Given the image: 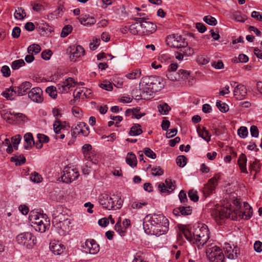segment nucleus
Returning <instances> with one entry per match:
<instances>
[{
  "label": "nucleus",
  "instance_id": "32",
  "mask_svg": "<svg viewBox=\"0 0 262 262\" xmlns=\"http://www.w3.org/2000/svg\"><path fill=\"white\" fill-rule=\"evenodd\" d=\"M126 163L132 167H135L137 165V160L136 155L131 152L128 153L126 159Z\"/></svg>",
  "mask_w": 262,
  "mask_h": 262
},
{
  "label": "nucleus",
  "instance_id": "41",
  "mask_svg": "<svg viewBox=\"0 0 262 262\" xmlns=\"http://www.w3.org/2000/svg\"><path fill=\"white\" fill-rule=\"evenodd\" d=\"M41 51V47L37 44H32L28 48V52L29 54H37Z\"/></svg>",
  "mask_w": 262,
  "mask_h": 262
},
{
  "label": "nucleus",
  "instance_id": "50",
  "mask_svg": "<svg viewBox=\"0 0 262 262\" xmlns=\"http://www.w3.org/2000/svg\"><path fill=\"white\" fill-rule=\"evenodd\" d=\"M81 133H82V126L81 122H79L75 127H72V135L76 137Z\"/></svg>",
  "mask_w": 262,
  "mask_h": 262
},
{
  "label": "nucleus",
  "instance_id": "38",
  "mask_svg": "<svg viewBox=\"0 0 262 262\" xmlns=\"http://www.w3.org/2000/svg\"><path fill=\"white\" fill-rule=\"evenodd\" d=\"M141 75V71L140 69L133 70L132 72L125 75V77L129 79H135L139 78Z\"/></svg>",
  "mask_w": 262,
  "mask_h": 262
},
{
  "label": "nucleus",
  "instance_id": "12",
  "mask_svg": "<svg viewBox=\"0 0 262 262\" xmlns=\"http://www.w3.org/2000/svg\"><path fill=\"white\" fill-rule=\"evenodd\" d=\"M224 250L226 257L230 259H236L239 254L238 247L230 243H225Z\"/></svg>",
  "mask_w": 262,
  "mask_h": 262
},
{
  "label": "nucleus",
  "instance_id": "36",
  "mask_svg": "<svg viewBox=\"0 0 262 262\" xmlns=\"http://www.w3.org/2000/svg\"><path fill=\"white\" fill-rule=\"evenodd\" d=\"M96 22L94 17L90 15H85L83 17V26H89L94 25Z\"/></svg>",
  "mask_w": 262,
  "mask_h": 262
},
{
  "label": "nucleus",
  "instance_id": "6",
  "mask_svg": "<svg viewBox=\"0 0 262 262\" xmlns=\"http://www.w3.org/2000/svg\"><path fill=\"white\" fill-rule=\"evenodd\" d=\"M206 255L210 262H225L222 250L218 246L211 244L207 246Z\"/></svg>",
  "mask_w": 262,
  "mask_h": 262
},
{
  "label": "nucleus",
  "instance_id": "45",
  "mask_svg": "<svg viewBox=\"0 0 262 262\" xmlns=\"http://www.w3.org/2000/svg\"><path fill=\"white\" fill-rule=\"evenodd\" d=\"M187 158L183 155L179 156L176 159V162L180 167H184L187 163Z\"/></svg>",
  "mask_w": 262,
  "mask_h": 262
},
{
  "label": "nucleus",
  "instance_id": "39",
  "mask_svg": "<svg viewBox=\"0 0 262 262\" xmlns=\"http://www.w3.org/2000/svg\"><path fill=\"white\" fill-rule=\"evenodd\" d=\"M82 49L81 46H78L76 47L75 51L72 52L71 55L70 56V58L71 61H76L78 60V59L80 58L81 57V52L79 51L78 48Z\"/></svg>",
  "mask_w": 262,
  "mask_h": 262
},
{
  "label": "nucleus",
  "instance_id": "20",
  "mask_svg": "<svg viewBox=\"0 0 262 262\" xmlns=\"http://www.w3.org/2000/svg\"><path fill=\"white\" fill-rule=\"evenodd\" d=\"M40 216V219L37 224L33 225V228L36 231L43 233L46 231L47 227L49 225L50 221L47 217V216L42 215H39Z\"/></svg>",
  "mask_w": 262,
  "mask_h": 262
},
{
  "label": "nucleus",
  "instance_id": "1",
  "mask_svg": "<svg viewBox=\"0 0 262 262\" xmlns=\"http://www.w3.org/2000/svg\"><path fill=\"white\" fill-rule=\"evenodd\" d=\"M168 220L161 214L147 215L143 221L145 232L148 234L159 236L165 234L168 230Z\"/></svg>",
  "mask_w": 262,
  "mask_h": 262
},
{
  "label": "nucleus",
  "instance_id": "56",
  "mask_svg": "<svg viewBox=\"0 0 262 262\" xmlns=\"http://www.w3.org/2000/svg\"><path fill=\"white\" fill-rule=\"evenodd\" d=\"M63 12V6H59L55 11L50 14L52 18H55L59 17L62 15Z\"/></svg>",
  "mask_w": 262,
  "mask_h": 262
},
{
  "label": "nucleus",
  "instance_id": "55",
  "mask_svg": "<svg viewBox=\"0 0 262 262\" xmlns=\"http://www.w3.org/2000/svg\"><path fill=\"white\" fill-rule=\"evenodd\" d=\"M238 136L242 138H246L248 134V131L246 127L241 126L237 130Z\"/></svg>",
  "mask_w": 262,
  "mask_h": 262
},
{
  "label": "nucleus",
  "instance_id": "26",
  "mask_svg": "<svg viewBox=\"0 0 262 262\" xmlns=\"http://www.w3.org/2000/svg\"><path fill=\"white\" fill-rule=\"evenodd\" d=\"M24 137L26 142V144L24 145L25 148L26 149L31 148L32 145L35 144L32 134L30 133H28L24 135Z\"/></svg>",
  "mask_w": 262,
  "mask_h": 262
},
{
  "label": "nucleus",
  "instance_id": "13",
  "mask_svg": "<svg viewBox=\"0 0 262 262\" xmlns=\"http://www.w3.org/2000/svg\"><path fill=\"white\" fill-rule=\"evenodd\" d=\"M234 208L233 202L232 204H227L226 206L222 207L218 212V216L220 219L229 218L232 220V216L234 213Z\"/></svg>",
  "mask_w": 262,
  "mask_h": 262
},
{
  "label": "nucleus",
  "instance_id": "37",
  "mask_svg": "<svg viewBox=\"0 0 262 262\" xmlns=\"http://www.w3.org/2000/svg\"><path fill=\"white\" fill-rule=\"evenodd\" d=\"M158 111L162 115H167L171 110L170 107L166 103H162L158 106Z\"/></svg>",
  "mask_w": 262,
  "mask_h": 262
},
{
  "label": "nucleus",
  "instance_id": "21",
  "mask_svg": "<svg viewBox=\"0 0 262 262\" xmlns=\"http://www.w3.org/2000/svg\"><path fill=\"white\" fill-rule=\"evenodd\" d=\"M142 35H149L156 31L157 26L154 23L146 21V20H142Z\"/></svg>",
  "mask_w": 262,
  "mask_h": 262
},
{
  "label": "nucleus",
  "instance_id": "46",
  "mask_svg": "<svg viewBox=\"0 0 262 262\" xmlns=\"http://www.w3.org/2000/svg\"><path fill=\"white\" fill-rule=\"evenodd\" d=\"M166 76L168 79L171 81H180V76L178 75V73L175 72H167L166 74Z\"/></svg>",
  "mask_w": 262,
  "mask_h": 262
},
{
  "label": "nucleus",
  "instance_id": "33",
  "mask_svg": "<svg viewBox=\"0 0 262 262\" xmlns=\"http://www.w3.org/2000/svg\"><path fill=\"white\" fill-rule=\"evenodd\" d=\"M143 131L141 126L139 124H134L130 128L129 134L132 136H136L141 135Z\"/></svg>",
  "mask_w": 262,
  "mask_h": 262
},
{
  "label": "nucleus",
  "instance_id": "60",
  "mask_svg": "<svg viewBox=\"0 0 262 262\" xmlns=\"http://www.w3.org/2000/svg\"><path fill=\"white\" fill-rule=\"evenodd\" d=\"M144 154L148 157L155 159L156 158V154L150 148H145L144 149Z\"/></svg>",
  "mask_w": 262,
  "mask_h": 262
},
{
  "label": "nucleus",
  "instance_id": "11",
  "mask_svg": "<svg viewBox=\"0 0 262 262\" xmlns=\"http://www.w3.org/2000/svg\"><path fill=\"white\" fill-rule=\"evenodd\" d=\"M55 230L61 236H65L69 234L72 228V221L53 224Z\"/></svg>",
  "mask_w": 262,
  "mask_h": 262
},
{
  "label": "nucleus",
  "instance_id": "27",
  "mask_svg": "<svg viewBox=\"0 0 262 262\" xmlns=\"http://www.w3.org/2000/svg\"><path fill=\"white\" fill-rule=\"evenodd\" d=\"M247 161V159L246 155L244 154H242L238 158V164L241 171L244 173L248 172L246 168Z\"/></svg>",
  "mask_w": 262,
  "mask_h": 262
},
{
  "label": "nucleus",
  "instance_id": "4",
  "mask_svg": "<svg viewBox=\"0 0 262 262\" xmlns=\"http://www.w3.org/2000/svg\"><path fill=\"white\" fill-rule=\"evenodd\" d=\"M234 213L232 216V220H239L241 219L249 220L253 215L252 207L247 202H244L243 206L241 205L239 199H236L233 201Z\"/></svg>",
  "mask_w": 262,
  "mask_h": 262
},
{
  "label": "nucleus",
  "instance_id": "42",
  "mask_svg": "<svg viewBox=\"0 0 262 262\" xmlns=\"http://www.w3.org/2000/svg\"><path fill=\"white\" fill-rule=\"evenodd\" d=\"M147 205V203L145 201L139 202L135 201L132 202L131 204V208L133 209H141L143 206Z\"/></svg>",
  "mask_w": 262,
  "mask_h": 262
},
{
  "label": "nucleus",
  "instance_id": "22",
  "mask_svg": "<svg viewBox=\"0 0 262 262\" xmlns=\"http://www.w3.org/2000/svg\"><path fill=\"white\" fill-rule=\"evenodd\" d=\"M247 94V90L245 85L242 84L236 85L233 91V94L236 99H244Z\"/></svg>",
  "mask_w": 262,
  "mask_h": 262
},
{
  "label": "nucleus",
  "instance_id": "18",
  "mask_svg": "<svg viewBox=\"0 0 262 262\" xmlns=\"http://www.w3.org/2000/svg\"><path fill=\"white\" fill-rule=\"evenodd\" d=\"M218 183V180L215 177L210 179L207 183L204 185L203 192L206 196L213 192Z\"/></svg>",
  "mask_w": 262,
  "mask_h": 262
},
{
  "label": "nucleus",
  "instance_id": "51",
  "mask_svg": "<svg viewBox=\"0 0 262 262\" xmlns=\"http://www.w3.org/2000/svg\"><path fill=\"white\" fill-rule=\"evenodd\" d=\"M115 230L120 236H123L125 235V229L122 228L120 221L117 222L115 226Z\"/></svg>",
  "mask_w": 262,
  "mask_h": 262
},
{
  "label": "nucleus",
  "instance_id": "57",
  "mask_svg": "<svg viewBox=\"0 0 262 262\" xmlns=\"http://www.w3.org/2000/svg\"><path fill=\"white\" fill-rule=\"evenodd\" d=\"M152 174L154 176H160L164 173L163 170L160 166H156L151 169Z\"/></svg>",
  "mask_w": 262,
  "mask_h": 262
},
{
  "label": "nucleus",
  "instance_id": "35",
  "mask_svg": "<svg viewBox=\"0 0 262 262\" xmlns=\"http://www.w3.org/2000/svg\"><path fill=\"white\" fill-rule=\"evenodd\" d=\"M92 147L90 144H85L83 145V154L85 158L91 161L92 160L91 155L93 154L92 151Z\"/></svg>",
  "mask_w": 262,
  "mask_h": 262
},
{
  "label": "nucleus",
  "instance_id": "52",
  "mask_svg": "<svg viewBox=\"0 0 262 262\" xmlns=\"http://www.w3.org/2000/svg\"><path fill=\"white\" fill-rule=\"evenodd\" d=\"M232 18L239 22H244L246 20L245 17H244L239 11H236L233 13Z\"/></svg>",
  "mask_w": 262,
  "mask_h": 262
},
{
  "label": "nucleus",
  "instance_id": "48",
  "mask_svg": "<svg viewBox=\"0 0 262 262\" xmlns=\"http://www.w3.org/2000/svg\"><path fill=\"white\" fill-rule=\"evenodd\" d=\"M30 179L34 183H40L42 181V178L40 174L35 171L31 173Z\"/></svg>",
  "mask_w": 262,
  "mask_h": 262
},
{
  "label": "nucleus",
  "instance_id": "40",
  "mask_svg": "<svg viewBox=\"0 0 262 262\" xmlns=\"http://www.w3.org/2000/svg\"><path fill=\"white\" fill-rule=\"evenodd\" d=\"M57 87L50 86L46 88V92L52 98L56 99L57 96Z\"/></svg>",
  "mask_w": 262,
  "mask_h": 262
},
{
  "label": "nucleus",
  "instance_id": "29",
  "mask_svg": "<svg viewBox=\"0 0 262 262\" xmlns=\"http://www.w3.org/2000/svg\"><path fill=\"white\" fill-rule=\"evenodd\" d=\"M39 215L42 214L36 211H32L30 212L29 216V220L32 227L33 225H35V224H37V222L39 221L40 216Z\"/></svg>",
  "mask_w": 262,
  "mask_h": 262
},
{
  "label": "nucleus",
  "instance_id": "9",
  "mask_svg": "<svg viewBox=\"0 0 262 262\" xmlns=\"http://www.w3.org/2000/svg\"><path fill=\"white\" fill-rule=\"evenodd\" d=\"M168 46L175 48H184L187 46V42L180 35L173 34L168 35L166 39Z\"/></svg>",
  "mask_w": 262,
  "mask_h": 262
},
{
  "label": "nucleus",
  "instance_id": "53",
  "mask_svg": "<svg viewBox=\"0 0 262 262\" xmlns=\"http://www.w3.org/2000/svg\"><path fill=\"white\" fill-rule=\"evenodd\" d=\"M81 93L82 89L80 88H77L75 90V91L73 92V101L75 102L80 101Z\"/></svg>",
  "mask_w": 262,
  "mask_h": 262
},
{
  "label": "nucleus",
  "instance_id": "24",
  "mask_svg": "<svg viewBox=\"0 0 262 262\" xmlns=\"http://www.w3.org/2000/svg\"><path fill=\"white\" fill-rule=\"evenodd\" d=\"M32 86L31 82L25 81L20 84L19 86H14L15 93L18 96H23L27 94L28 90H30Z\"/></svg>",
  "mask_w": 262,
  "mask_h": 262
},
{
  "label": "nucleus",
  "instance_id": "47",
  "mask_svg": "<svg viewBox=\"0 0 262 262\" xmlns=\"http://www.w3.org/2000/svg\"><path fill=\"white\" fill-rule=\"evenodd\" d=\"M203 20L206 23L211 26H215L217 24L216 19L210 15L205 16Z\"/></svg>",
  "mask_w": 262,
  "mask_h": 262
},
{
  "label": "nucleus",
  "instance_id": "8",
  "mask_svg": "<svg viewBox=\"0 0 262 262\" xmlns=\"http://www.w3.org/2000/svg\"><path fill=\"white\" fill-rule=\"evenodd\" d=\"M71 221L70 219V211L62 205L57 206L53 212L52 224Z\"/></svg>",
  "mask_w": 262,
  "mask_h": 262
},
{
  "label": "nucleus",
  "instance_id": "30",
  "mask_svg": "<svg viewBox=\"0 0 262 262\" xmlns=\"http://www.w3.org/2000/svg\"><path fill=\"white\" fill-rule=\"evenodd\" d=\"M15 88L11 86L8 89H6L3 93L2 95L7 100H12L14 99L15 93Z\"/></svg>",
  "mask_w": 262,
  "mask_h": 262
},
{
  "label": "nucleus",
  "instance_id": "64",
  "mask_svg": "<svg viewBox=\"0 0 262 262\" xmlns=\"http://www.w3.org/2000/svg\"><path fill=\"white\" fill-rule=\"evenodd\" d=\"M1 71L3 74V75L5 77H8L10 75V69L7 66H3Z\"/></svg>",
  "mask_w": 262,
  "mask_h": 262
},
{
  "label": "nucleus",
  "instance_id": "17",
  "mask_svg": "<svg viewBox=\"0 0 262 262\" xmlns=\"http://www.w3.org/2000/svg\"><path fill=\"white\" fill-rule=\"evenodd\" d=\"M42 93L43 92L40 88L36 87L32 89L28 92V97L34 102L41 103L43 100Z\"/></svg>",
  "mask_w": 262,
  "mask_h": 262
},
{
  "label": "nucleus",
  "instance_id": "31",
  "mask_svg": "<svg viewBox=\"0 0 262 262\" xmlns=\"http://www.w3.org/2000/svg\"><path fill=\"white\" fill-rule=\"evenodd\" d=\"M198 133L200 137L204 140L209 142L211 140V136L209 135V132L206 129L205 127L201 128L199 127L197 129Z\"/></svg>",
  "mask_w": 262,
  "mask_h": 262
},
{
  "label": "nucleus",
  "instance_id": "34",
  "mask_svg": "<svg viewBox=\"0 0 262 262\" xmlns=\"http://www.w3.org/2000/svg\"><path fill=\"white\" fill-rule=\"evenodd\" d=\"M14 16L16 19L23 20L26 16V13L25 9L21 7H17L15 9Z\"/></svg>",
  "mask_w": 262,
  "mask_h": 262
},
{
  "label": "nucleus",
  "instance_id": "59",
  "mask_svg": "<svg viewBox=\"0 0 262 262\" xmlns=\"http://www.w3.org/2000/svg\"><path fill=\"white\" fill-rule=\"evenodd\" d=\"M188 196L191 201L194 202H197L199 200L197 192L194 190H190L189 191Z\"/></svg>",
  "mask_w": 262,
  "mask_h": 262
},
{
  "label": "nucleus",
  "instance_id": "16",
  "mask_svg": "<svg viewBox=\"0 0 262 262\" xmlns=\"http://www.w3.org/2000/svg\"><path fill=\"white\" fill-rule=\"evenodd\" d=\"M148 17H135L134 20L136 23L132 24L129 26V31L134 35H141L142 31V20H148Z\"/></svg>",
  "mask_w": 262,
  "mask_h": 262
},
{
  "label": "nucleus",
  "instance_id": "54",
  "mask_svg": "<svg viewBox=\"0 0 262 262\" xmlns=\"http://www.w3.org/2000/svg\"><path fill=\"white\" fill-rule=\"evenodd\" d=\"M11 161L12 162H15L16 165H20L26 162L25 157L23 156H19V157H12Z\"/></svg>",
  "mask_w": 262,
  "mask_h": 262
},
{
  "label": "nucleus",
  "instance_id": "3",
  "mask_svg": "<svg viewBox=\"0 0 262 262\" xmlns=\"http://www.w3.org/2000/svg\"><path fill=\"white\" fill-rule=\"evenodd\" d=\"M180 235H184L190 243L196 244L200 249L209 239V231L206 225L202 224L195 228L193 231L186 228H183Z\"/></svg>",
  "mask_w": 262,
  "mask_h": 262
},
{
  "label": "nucleus",
  "instance_id": "7",
  "mask_svg": "<svg viewBox=\"0 0 262 262\" xmlns=\"http://www.w3.org/2000/svg\"><path fill=\"white\" fill-rule=\"evenodd\" d=\"M18 244L28 249H31L36 243V237L29 232L20 233L16 237Z\"/></svg>",
  "mask_w": 262,
  "mask_h": 262
},
{
  "label": "nucleus",
  "instance_id": "25",
  "mask_svg": "<svg viewBox=\"0 0 262 262\" xmlns=\"http://www.w3.org/2000/svg\"><path fill=\"white\" fill-rule=\"evenodd\" d=\"M173 213L176 216L180 215H187L191 214L192 210L189 206L179 207L174 209Z\"/></svg>",
  "mask_w": 262,
  "mask_h": 262
},
{
  "label": "nucleus",
  "instance_id": "43",
  "mask_svg": "<svg viewBox=\"0 0 262 262\" xmlns=\"http://www.w3.org/2000/svg\"><path fill=\"white\" fill-rule=\"evenodd\" d=\"M25 65V62L23 59H18L14 60L11 63V68L15 70Z\"/></svg>",
  "mask_w": 262,
  "mask_h": 262
},
{
  "label": "nucleus",
  "instance_id": "49",
  "mask_svg": "<svg viewBox=\"0 0 262 262\" xmlns=\"http://www.w3.org/2000/svg\"><path fill=\"white\" fill-rule=\"evenodd\" d=\"M216 106L220 111L223 113L227 112L228 110V106L224 102H222L221 101H217L216 102Z\"/></svg>",
  "mask_w": 262,
  "mask_h": 262
},
{
  "label": "nucleus",
  "instance_id": "62",
  "mask_svg": "<svg viewBox=\"0 0 262 262\" xmlns=\"http://www.w3.org/2000/svg\"><path fill=\"white\" fill-rule=\"evenodd\" d=\"M197 61L199 64L204 65L209 62V58L207 56H200L198 57Z\"/></svg>",
  "mask_w": 262,
  "mask_h": 262
},
{
  "label": "nucleus",
  "instance_id": "5",
  "mask_svg": "<svg viewBox=\"0 0 262 262\" xmlns=\"http://www.w3.org/2000/svg\"><path fill=\"white\" fill-rule=\"evenodd\" d=\"M98 202L104 209L109 210L120 209L123 204L120 195H113L111 196L105 193L101 194L99 196Z\"/></svg>",
  "mask_w": 262,
  "mask_h": 262
},
{
  "label": "nucleus",
  "instance_id": "23",
  "mask_svg": "<svg viewBox=\"0 0 262 262\" xmlns=\"http://www.w3.org/2000/svg\"><path fill=\"white\" fill-rule=\"evenodd\" d=\"M49 248L51 251L55 254L59 255L65 250L66 247L64 245L58 241H52L50 243Z\"/></svg>",
  "mask_w": 262,
  "mask_h": 262
},
{
  "label": "nucleus",
  "instance_id": "15",
  "mask_svg": "<svg viewBox=\"0 0 262 262\" xmlns=\"http://www.w3.org/2000/svg\"><path fill=\"white\" fill-rule=\"evenodd\" d=\"M83 248H84V252L86 253L91 254H96L100 250L99 245L93 239L86 240L85 245L83 246Z\"/></svg>",
  "mask_w": 262,
  "mask_h": 262
},
{
  "label": "nucleus",
  "instance_id": "28",
  "mask_svg": "<svg viewBox=\"0 0 262 262\" xmlns=\"http://www.w3.org/2000/svg\"><path fill=\"white\" fill-rule=\"evenodd\" d=\"M178 75L180 76V81L183 80L185 82H190V80H192V77L190 76V72L187 70L180 69L178 71Z\"/></svg>",
  "mask_w": 262,
  "mask_h": 262
},
{
  "label": "nucleus",
  "instance_id": "10",
  "mask_svg": "<svg viewBox=\"0 0 262 262\" xmlns=\"http://www.w3.org/2000/svg\"><path fill=\"white\" fill-rule=\"evenodd\" d=\"M61 176L62 181L66 183H70L76 180L79 176L77 169L71 167H66Z\"/></svg>",
  "mask_w": 262,
  "mask_h": 262
},
{
  "label": "nucleus",
  "instance_id": "61",
  "mask_svg": "<svg viewBox=\"0 0 262 262\" xmlns=\"http://www.w3.org/2000/svg\"><path fill=\"white\" fill-rule=\"evenodd\" d=\"M100 88L106 91H112L113 89V85L112 83L108 81H104L100 84Z\"/></svg>",
  "mask_w": 262,
  "mask_h": 262
},
{
  "label": "nucleus",
  "instance_id": "58",
  "mask_svg": "<svg viewBox=\"0 0 262 262\" xmlns=\"http://www.w3.org/2000/svg\"><path fill=\"white\" fill-rule=\"evenodd\" d=\"M84 207L85 208V211L89 214H92L94 213L93 208L94 205L92 203L89 202L84 204Z\"/></svg>",
  "mask_w": 262,
  "mask_h": 262
},
{
  "label": "nucleus",
  "instance_id": "44",
  "mask_svg": "<svg viewBox=\"0 0 262 262\" xmlns=\"http://www.w3.org/2000/svg\"><path fill=\"white\" fill-rule=\"evenodd\" d=\"M73 28L71 25L65 26L62 30L60 34L61 37H66L72 31Z\"/></svg>",
  "mask_w": 262,
  "mask_h": 262
},
{
  "label": "nucleus",
  "instance_id": "63",
  "mask_svg": "<svg viewBox=\"0 0 262 262\" xmlns=\"http://www.w3.org/2000/svg\"><path fill=\"white\" fill-rule=\"evenodd\" d=\"M54 130L56 134H58L62 128L60 121L58 119L56 120L53 125Z\"/></svg>",
  "mask_w": 262,
  "mask_h": 262
},
{
  "label": "nucleus",
  "instance_id": "14",
  "mask_svg": "<svg viewBox=\"0 0 262 262\" xmlns=\"http://www.w3.org/2000/svg\"><path fill=\"white\" fill-rule=\"evenodd\" d=\"M76 83L73 78L69 77L57 85L58 91L61 93H68L70 88L75 86Z\"/></svg>",
  "mask_w": 262,
  "mask_h": 262
},
{
  "label": "nucleus",
  "instance_id": "19",
  "mask_svg": "<svg viewBox=\"0 0 262 262\" xmlns=\"http://www.w3.org/2000/svg\"><path fill=\"white\" fill-rule=\"evenodd\" d=\"M176 182L172 181L170 179H166L165 183L159 184L158 189L161 192H167L169 193L173 191L176 188Z\"/></svg>",
  "mask_w": 262,
  "mask_h": 262
},
{
  "label": "nucleus",
  "instance_id": "2",
  "mask_svg": "<svg viewBox=\"0 0 262 262\" xmlns=\"http://www.w3.org/2000/svg\"><path fill=\"white\" fill-rule=\"evenodd\" d=\"M165 86V81L159 76H150L142 78L139 83L140 90L144 99L152 98L155 93L161 91Z\"/></svg>",
  "mask_w": 262,
  "mask_h": 262
}]
</instances>
